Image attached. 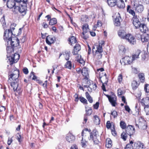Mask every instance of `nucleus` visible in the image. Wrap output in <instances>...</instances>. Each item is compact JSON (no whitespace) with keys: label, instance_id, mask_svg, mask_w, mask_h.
Returning <instances> with one entry per match:
<instances>
[{"label":"nucleus","instance_id":"f257e3e1","mask_svg":"<svg viewBox=\"0 0 149 149\" xmlns=\"http://www.w3.org/2000/svg\"><path fill=\"white\" fill-rule=\"evenodd\" d=\"M9 31L8 30L7 31V35L6 33L5 34V37H4V39L7 41L8 44L9 42L12 47H15L18 46L19 44V40L17 37L13 36L12 33L11 31Z\"/></svg>","mask_w":149,"mask_h":149},{"label":"nucleus","instance_id":"f03ea898","mask_svg":"<svg viewBox=\"0 0 149 149\" xmlns=\"http://www.w3.org/2000/svg\"><path fill=\"white\" fill-rule=\"evenodd\" d=\"M141 53L140 50H137L135 54L133 55L132 58L129 56L125 57L120 61L121 64L123 65L130 64L132 63L133 60L138 58L140 54Z\"/></svg>","mask_w":149,"mask_h":149},{"label":"nucleus","instance_id":"7ed1b4c3","mask_svg":"<svg viewBox=\"0 0 149 149\" xmlns=\"http://www.w3.org/2000/svg\"><path fill=\"white\" fill-rule=\"evenodd\" d=\"M81 73L84 77L83 79L82 85L84 87H88L90 86V81L89 80V75L88 69L84 67L81 70Z\"/></svg>","mask_w":149,"mask_h":149},{"label":"nucleus","instance_id":"20e7f679","mask_svg":"<svg viewBox=\"0 0 149 149\" xmlns=\"http://www.w3.org/2000/svg\"><path fill=\"white\" fill-rule=\"evenodd\" d=\"M20 57V55L17 53L13 54L12 56H10L8 58V60L10 63V65H12L14 63H16Z\"/></svg>","mask_w":149,"mask_h":149},{"label":"nucleus","instance_id":"39448f33","mask_svg":"<svg viewBox=\"0 0 149 149\" xmlns=\"http://www.w3.org/2000/svg\"><path fill=\"white\" fill-rule=\"evenodd\" d=\"M134 6L135 10L139 13H141L144 10L143 6L141 4H138L137 2L136 1H133Z\"/></svg>","mask_w":149,"mask_h":149},{"label":"nucleus","instance_id":"423d86ee","mask_svg":"<svg viewBox=\"0 0 149 149\" xmlns=\"http://www.w3.org/2000/svg\"><path fill=\"white\" fill-rule=\"evenodd\" d=\"M27 10V6L22 5V3L19 4V6H17L15 8V12L19 11L20 13H25Z\"/></svg>","mask_w":149,"mask_h":149},{"label":"nucleus","instance_id":"0eeeda50","mask_svg":"<svg viewBox=\"0 0 149 149\" xmlns=\"http://www.w3.org/2000/svg\"><path fill=\"white\" fill-rule=\"evenodd\" d=\"M137 123H136V126L139 128L145 129L147 128V126L146 125V122L142 119L139 118L138 120Z\"/></svg>","mask_w":149,"mask_h":149},{"label":"nucleus","instance_id":"6e6552de","mask_svg":"<svg viewBox=\"0 0 149 149\" xmlns=\"http://www.w3.org/2000/svg\"><path fill=\"white\" fill-rule=\"evenodd\" d=\"M97 131H96L95 130H93L92 132L90 133V137H88V139L89 140L92 139L95 143L97 144L98 142V140L97 139Z\"/></svg>","mask_w":149,"mask_h":149},{"label":"nucleus","instance_id":"1a4fd4ad","mask_svg":"<svg viewBox=\"0 0 149 149\" xmlns=\"http://www.w3.org/2000/svg\"><path fill=\"white\" fill-rule=\"evenodd\" d=\"M17 72L16 74H11L9 76L8 79V83L12 82V80L16 81L19 77V71L18 70L15 71Z\"/></svg>","mask_w":149,"mask_h":149},{"label":"nucleus","instance_id":"9d476101","mask_svg":"<svg viewBox=\"0 0 149 149\" xmlns=\"http://www.w3.org/2000/svg\"><path fill=\"white\" fill-rule=\"evenodd\" d=\"M125 39L127 40L131 44L134 45L136 43L135 38L130 34H127Z\"/></svg>","mask_w":149,"mask_h":149},{"label":"nucleus","instance_id":"9b49d317","mask_svg":"<svg viewBox=\"0 0 149 149\" xmlns=\"http://www.w3.org/2000/svg\"><path fill=\"white\" fill-rule=\"evenodd\" d=\"M135 129L132 125L128 126L126 128L125 132L127 134L131 136L135 132Z\"/></svg>","mask_w":149,"mask_h":149},{"label":"nucleus","instance_id":"f8f14e48","mask_svg":"<svg viewBox=\"0 0 149 149\" xmlns=\"http://www.w3.org/2000/svg\"><path fill=\"white\" fill-rule=\"evenodd\" d=\"M104 45V41L101 40L99 42V44L96 46L97 50H95V52L102 53L103 52L102 46Z\"/></svg>","mask_w":149,"mask_h":149},{"label":"nucleus","instance_id":"ddd939ff","mask_svg":"<svg viewBox=\"0 0 149 149\" xmlns=\"http://www.w3.org/2000/svg\"><path fill=\"white\" fill-rule=\"evenodd\" d=\"M133 24L136 29L138 28L141 24L136 16H134L132 18Z\"/></svg>","mask_w":149,"mask_h":149},{"label":"nucleus","instance_id":"4468645a","mask_svg":"<svg viewBox=\"0 0 149 149\" xmlns=\"http://www.w3.org/2000/svg\"><path fill=\"white\" fill-rule=\"evenodd\" d=\"M16 3L14 1L11 0H8L7 2V6L8 8H13V11L15 12V7H17Z\"/></svg>","mask_w":149,"mask_h":149},{"label":"nucleus","instance_id":"2eb2a0df","mask_svg":"<svg viewBox=\"0 0 149 149\" xmlns=\"http://www.w3.org/2000/svg\"><path fill=\"white\" fill-rule=\"evenodd\" d=\"M55 39V38L54 37L49 36L46 38V41L47 44L50 45L54 42Z\"/></svg>","mask_w":149,"mask_h":149},{"label":"nucleus","instance_id":"dca6fc26","mask_svg":"<svg viewBox=\"0 0 149 149\" xmlns=\"http://www.w3.org/2000/svg\"><path fill=\"white\" fill-rule=\"evenodd\" d=\"M66 140L69 142H72L75 140L74 136L71 133H68L66 137Z\"/></svg>","mask_w":149,"mask_h":149},{"label":"nucleus","instance_id":"f3484780","mask_svg":"<svg viewBox=\"0 0 149 149\" xmlns=\"http://www.w3.org/2000/svg\"><path fill=\"white\" fill-rule=\"evenodd\" d=\"M10 83L11 86L13 88L14 91H17L19 90V88H18V84L17 81H13L8 83Z\"/></svg>","mask_w":149,"mask_h":149},{"label":"nucleus","instance_id":"a211bd4d","mask_svg":"<svg viewBox=\"0 0 149 149\" xmlns=\"http://www.w3.org/2000/svg\"><path fill=\"white\" fill-rule=\"evenodd\" d=\"M141 103L143 106L144 107L148 106L149 105V97H146L143 99L141 101Z\"/></svg>","mask_w":149,"mask_h":149},{"label":"nucleus","instance_id":"6ab92c4d","mask_svg":"<svg viewBox=\"0 0 149 149\" xmlns=\"http://www.w3.org/2000/svg\"><path fill=\"white\" fill-rule=\"evenodd\" d=\"M127 34L126 32L123 30H119L118 32V35L119 37L121 38L125 39L126 37Z\"/></svg>","mask_w":149,"mask_h":149},{"label":"nucleus","instance_id":"aec40b11","mask_svg":"<svg viewBox=\"0 0 149 149\" xmlns=\"http://www.w3.org/2000/svg\"><path fill=\"white\" fill-rule=\"evenodd\" d=\"M107 97H108L109 102L111 103L112 105L113 106H116V98L114 96L111 97L110 96L107 95Z\"/></svg>","mask_w":149,"mask_h":149},{"label":"nucleus","instance_id":"412c9836","mask_svg":"<svg viewBox=\"0 0 149 149\" xmlns=\"http://www.w3.org/2000/svg\"><path fill=\"white\" fill-rule=\"evenodd\" d=\"M140 31L142 32L145 33L148 31V29L146 25L144 24H141L138 28Z\"/></svg>","mask_w":149,"mask_h":149},{"label":"nucleus","instance_id":"4be33fe9","mask_svg":"<svg viewBox=\"0 0 149 149\" xmlns=\"http://www.w3.org/2000/svg\"><path fill=\"white\" fill-rule=\"evenodd\" d=\"M144 145L143 143L140 141H137L134 143V147L136 149H142L143 148Z\"/></svg>","mask_w":149,"mask_h":149},{"label":"nucleus","instance_id":"5701e85b","mask_svg":"<svg viewBox=\"0 0 149 149\" xmlns=\"http://www.w3.org/2000/svg\"><path fill=\"white\" fill-rule=\"evenodd\" d=\"M91 130H88V129L87 128L85 129L81 133V135L82 136V137L83 138L84 136L85 137L88 136H89V134L90 135Z\"/></svg>","mask_w":149,"mask_h":149},{"label":"nucleus","instance_id":"b1692460","mask_svg":"<svg viewBox=\"0 0 149 149\" xmlns=\"http://www.w3.org/2000/svg\"><path fill=\"white\" fill-rule=\"evenodd\" d=\"M107 75L106 74V73H104V76H103L102 77L104 79H105V80L104 81V82H103L102 81V88L104 91H106V90L105 88V86L104 84H107L108 81V79L107 78Z\"/></svg>","mask_w":149,"mask_h":149},{"label":"nucleus","instance_id":"393cba45","mask_svg":"<svg viewBox=\"0 0 149 149\" xmlns=\"http://www.w3.org/2000/svg\"><path fill=\"white\" fill-rule=\"evenodd\" d=\"M121 20V18L119 15L116 17L115 19V25L116 26H120V22Z\"/></svg>","mask_w":149,"mask_h":149},{"label":"nucleus","instance_id":"a878e982","mask_svg":"<svg viewBox=\"0 0 149 149\" xmlns=\"http://www.w3.org/2000/svg\"><path fill=\"white\" fill-rule=\"evenodd\" d=\"M141 40L142 42H148L149 41V35L145 34L141 36Z\"/></svg>","mask_w":149,"mask_h":149},{"label":"nucleus","instance_id":"bb28decb","mask_svg":"<svg viewBox=\"0 0 149 149\" xmlns=\"http://www.w3.org/2000/svg\"><path fill=\"white\" fill-rule=\"evenodd\" d=\"M74 52H72L74 55L77 54V52L81 49V47L79 44H76L74 47Z\"/></svg>","mask_w":149,"mask_h":149},{"label":"nucleus","instance_id":"cd10ccee","mask_svg":"<svg viewBox=\"0 0 149 149\" xmlns=\"http://www.w3.org/2000/svg\"><path fill=\"white\" fill-rule=\"evenodd\" d=\"M15 25H16V24H12L11 25V26H10V29H8V30H6L4 32V37H5V33H6V34H7V35L8 34V32L7 31H8V30H9V31H11L12 33H13L12 30H14V29H15ZM13 35L14 36H15V35H13V33H12V36H13Z\"/></svg>","mask_w":149,"mask_h":149},{"label":"nucleus","instance_id":"c85d7f7f","mask_svg":"<svg viewBox=\"0 0 149 149\" xmlns=\"http://www.w3.org/2000/svg\"><path fill=\"white\" fill-rule=\"evenodd\" d=\"M107 3L108 5L111 7H113L117 4L116 0H108Z\"/></svg>","mask_w":149,"mask_h":149},{"label":"nucleus","instance_id":"c756f323","mask_svg":"<svg viewBox=\"0 0 149 149\" xmlns=\"http://www.w3.org/2000/svg\"><path fill=\"white\" fill-rule=\"evenodd\" d=\"M88 27V25L87 24H84L83 25L82 27L83 31L82 32L83 33H87L89 31V29Z\"/></svg>","mask_w":149,"mask_h":149},{"label":"nucleus","instance_id":"7c9ffc66","mask_svg":"<svg viewBox=\"0 0 149 149\" xmlns=\"http://www.w3.org/2000/svg\"><path fill=\"white\" fill-rule=\"evenodd\" d=\"M85 109L86 113L85 115H86V116L90 115L92 112L91 108L88 107H86Z\"/></svg>","mask_w":149,"mask_h":149},{"label":"nucleus","instance_id":"2f4dec72","mask_svg":"<svg viewBox=\"0 0 149 149\" xmlns=\"http://www.w3.org/2000/svg\"><path fill=\"white\" fill-rule=\"evenodd\" d=\"M117 6L120 8H123L125 7V4L123 0H120L118 2Z\"/></svg>","mask_w":149,"mask_h":149},{"label":"nucleus","instance_id":"473e14b6","mask_svg":"<svg viewBox=\"0 0 149 149\" xmlns=\"http://www.w3.org/2000/svg\"><path fill=\"white\" fill-rule=\"evenodd\" d=\"M112 141L109 138H107L106 142V146L107 148L111 147V145Z\"/></svg>","mask_w":149,"mask_h":149},{"label":"nucleus","instance_id":"72a5a7b5","mask_svg":"<svg viewBox=\"0 0 149 149\" xmlns=\"http://www.w3.org/2000/svg\"><path fill=\"white\" fill-rule=\"evenodd\" d=\"M85 95L87 99L89 102L90 103H92L93 101L92 98L89 95L88 92H86L85 93Z\"/></svg>","mask_w":149,"mask_h":149},{"label":"nucleus","instance_id":"f704fd0d","mask_svg":"<svg viewBox=\"0 0 149 149\" xmlns=\"http://www.w3.org/2000/svg\"><path fill=\"white\" fill-rule=\"evenodd\" d=\"M139 84L136 81H133L132 84V86L133 89H136L139 85Z\"/></svg>","mask_w":149,"mask_h":149},{"label":"nucleus","instance_id":"c9c22d12","mask_svg":"<svg viewBox=\"0 0 149 149\" xmlns=\"http://www.w3.org/2000/svg\"><path fill=\"white\" fill-rule=\"evenodd\" d=\"M69 41L70 43V45H72L73 44L77 42L75 37L72 36L69 38Z\"/></svg>","mask_w":149,"mask_h":149},{"label":"nucleus","instance_id":"e433bc0d","mask_svg":"<svg viewBox=\"0 0 149 149\" xmlns=\"http://www.w3.org/2000/svg\"><path fill=\"white\" fill-rule=\"evenodd\" d=\"M57 20L55 18H53L50 19L49 24L51 25H53L57 23Z\"/></svg>","mask_w":149,"mask_h":149},{"label":"nucleus","instance_id":"4c0bfd02","mask_svg":"<svg viewBox=\"0 0 149 149\" xmlns=\"http://www.w3.org/2000/svg\"><path fill=\"white\" fill-rule=\"evenodd\" d=\"M94 122L96 125H98L100 124V120L99 118L97 116H94Z\"/></svg>","mask_w":149,"mask_h":149},{"label":"nucleus","instance_id":"58836bf2","mask_svg":"<svg viewBox=\"0 0 149 149\" xmlns=\"http://www.w3.org/2000/svg\"><path fill=\"white\" fill-rule=\"evenodd\" d=\"M70 54V52H65L63 54V55L65 60H68L69 59Z\"/></svg>","mask_w":149,"mask_h":149},{"label":"nucleus","instance_id":"ea45409f","mask_svg":"<svg viewBox=\"0 0 149 149\" xmlns=\"http://www.w3.org/2000/svg\"><path fill=\"white\" fill-rule=\"evenodd\" d=\"M65 67L66 68H68L70 69H71L72 67L71 62L70 61H67L65 65Z\"/></svg>","mask_w":149,"mask_h":149},{"label":"nucleus","instance_id":"a19ab883","mask_svg":"<svg viewBox=\"0 0 149 149\" xmlns=\"http://www.w3.org/2000/svg\"><path fill=\"white\" fill-rule=\"evenodd\" d=\"M92 82V81H90V83H89L90 84V86L87 88L89 87L90 88H91V89H92L93 90H95L97 87V85L95 84H93V83H92V84H91Z\"/></svg>","mask_w":149,"mask_h":149},{"label":"nucleus","instance_id":"79ce46f5","mask_svg":"<svg viewBox=\"0 0 149 149\" xmlns=\"http://www.w3.org/2000/svg\"><path fill=\"white\" fill-rule=\"evenodd\" d=\"M139 77L141 82H143L144 81V75L143 73L139 74Z\"/></svg>","mask_w":149,"mask_h":149},{"label":"nucleus","instance_id":"37998d69","mask_svg":"<svg viewBox=\"0 0 149 149\" xmlns=\"http://www.w3.org/2000/svg\"><path fill=\"white\" fill-rule=\"evenodd\" d=\"M127 134L126 132H123L121 135V138L124 140L126 141L127 137Z\"/></svg>","mask_w":149,"mask_h":149},{"label":"nucleus","instance_id":"c03bdc74","mask_svg":"<svg viewBox=\"0 0 149 149\" xmlns=\"http://www.w3.org/2000/svg\"><path fill=\"white\" fill-rule=\"evenodd\" d=\"M120 126L122 129H124L126 128V125L124 121L121 120L120 122Z\"/></svg>","mask_w":149,"mask_h":149},{"label":"nucleus","instance_id":"a18cd8bd","mask_svg":"<svg viewBox=\"0 0 149 149\" xmlns=\"http://www.w3.org/2000/svg\"><path fill=\"white\" fill-rule=\"evenodd\" d=\"M119 48V52L125 53V52L126 49L124 46L122 45H120Z\"/></svg>","mask_w":149,"mask_h":149},{"label":"nucleus","instance_id":"49530a36","mask_svg":"<svg viewBox=\"0 0 149 149\" xmlns=\"http://www.w3.org/2000/svg\"><path fill=\"white\" fill-rule=\"evenodd\" d=\"M102 53L96 52V54L95 56V58L99 59L101 58L102 54Z\"/></svg>","mask_w":149,"mask_h":149},{"label":"nucleus","instance_id":"de8ad7c7","mask_svg":"<svg viewBox=\"0 0 149 149\" xmlns=\"http://www.w3.org/2000/svg\"><path fill=\"white\" fill-rule=\"evenodd\" d=\"M79 99L80 101L84 104H87V100L83 97H80Z\"/></svg>","mask_w":149,"mask_h":149},{"label":"nucleus","instance_id":"09e8293b","mask_svg":"<svg viewBox=\"0 0 149 149\" xmlns=\"http://www.w3.org/2000/svg\"><path fill=\"white\" fill-rule=\"evenodd\" d=\"M78 57H79V58L77 60V62L82 65L84 64V61L83 59L81 58V56H78Z\"/></svg>","mask_w":149,"mask_h":149},{"label":"nucleus","instance_id":"8fccbe9b","mask_svg":"<svg viewBox=\"0 0 149 149\" xmlns=\"http://www.w3.org/2000/svg\"><path fill=\"white\" fill-rule=\"evenodd\" d=\"M111 114L113 116L114 118H116L117 117L118 115L117 112H116V111L115 110H114L112 111H111Z\"/></svg>","mask_w":149,"mask_h":149},{"label":"nucleus","instance_id":"3c124183","mask_svg":"<svg viewBox=\"0 0 149 149\" xmlns=\"http://www.w3.org/2000/svg\"><path fill=\"white\" fill-rule=\"evenodd\" d=\"M87 33H82V35H81V37L84 39L86 40L88 37V34H86Z\"/></svg>","mask_w":149,"mask_h":149},{"label":"nucleus","instance_id":"603ef678","mask_svg":"<svg viewBox=\"0 0 149 149\" xmlns=\"http://www.w3.org/2000/svg\"><path fill=\"white\" fill-rule=\"evenodd\" d=\"M144 109L145 112L146 113V115H149V105L144 107Z\"/></svg>","mask_w":149,"mask_h":149},{"label":"nucleus","instance_id":"864d4df0","mask_svg":"<svg viewBox=\"0 0 149 149\" xmlns=\"http://www.w3.org/2000/svg\"><path fill=\"white\" fill-rule=\"evenodd\" d=\"M125 149H133V148L131 144H128L127 145Z\"/></svg>","mask_w":149,"mask_h":149},{"label":"nucleus","instance_id":"5fc2aeb1","mask_svg":"<svg viewBox=\"0 0 149 149\" xmlns=\"http://www.w3.org/2000/svg\"><path fill=\"white\" fill-rule=\"evenodd\" d=\"M144 90L147 93L149 92V84H146L144 87Z\"/></svg>","mask_w":149,"mask_h":149},{"label":"nucleus","instance_id":"6e6d98bb","mask_svg":"<svg viewBox=\"0 0 149 149\" xmlns=\"http://www.w3.org/2000/svg\"><path fill=\"white\" fill-rule=\"evenodd\" d=\"M34 73L33 72H31L30 73V77H31L32 76H33V77L32 78V79L35 80L37 78L35 76L34 74Z\"/></svg>","mask_w":149,"mask_h":149},{"label":"nucleus","instance_id":"4d7b16f0","mask_svg":"<svg viewBox=\"0 0 149 149\" xmlns=\"http://www.w3.org/2000/svg\"><path fill=\"white\" fill-rule=\"evenodd\" d=\"M0 21L2 24H3V26L4 24H6V22L5 21L4 16V15H3V17L1 18Z\"/></svg>","mask_w":149,"mask_h":149},{"label":"nucleus","instance_id":"13d9d810","mask_svg":"<svg viewBox=\"0 0 149 149\" xmlns=\"http://www.w3.org/2000/svg\"><path fill=\"white\" fill-rule=\"evenodd\" d=\"M7 50V52L8 53H9L10 52L12 53L11 51L13 50V49L12 47H8L6 49Z\"/></svg>","mask_w":149,"mask_h":149},{"label":"nucleus","instance_id":"bf43d9fd","mask_svg":"<svg viewBox=\"0 0 149 149\" xmlns=\"http://www.w3.org/2000/svg\"><path fill=\"white\" fill-rule=\"evenodd\" d=\"M123 78L122 75L120 74L118 77V80L119 82H120L122 81Z\"/></svg>","mask_w":149,"mask_h":149},{"label":"nucleus","instance_id":"052dcab7","mask_svg":"<svg viewBox=\"0 0 149 149\" xmlns=\"http://www.w3.org/2000/svg\"><path fill=\"white\" fill-rule=\"evenodd\" d=\"M81 144L83 147H85L86 146V143L84 142L83 137L82 138V139L81 140Z\"/></svg>","mask_w":149,"mask_h":149},{"label":"nucleus","instance_id":"680f3d73","mask_svg":"<svg viewBox=\"0 0 149 149\" xmlns=\"http://www.w3.org/2000/svg\"><path fill=\"white\" fill-rule=\"evenodd\" d=\"M111 124L110 121H108L106 123V127L108 129H109L111 127Z\"/></svg>","mask_w":149,"mask_h":149},{"label":"nucleus","instance_id":"e2e57ef3","mask_svg":"<svg viewBox=\"0 0 149 149\" xmlns=\"http://www.w3.org/2000/svg\"><path fill=\"white\" fill-rule=\"evenodd\" d=\"M99 106V103L98 102H97L93 105L94 108L95 109H97L98 108Z\"/></svg>","mask_w":149,"mask_h":149},{"label":"nucleus","instance_id":"0e129e2a","mask_svg":"<svg viewBox=\"0 0 149 149\" xmlns=\"http://www.w3.org/2000/svg\"><path fill=\"white\" fill-rule=\"evenodd\" d=\"M16 139L18 140V141L20 142L21 141V136L19 134H17L16 136Z\"/></svg>","mask_w":149,"mask_h":149},{"label":"nucleus","instance_id":"69168bd1","mask_svg":"<svg viewBox=\"0 0 149 149\" xmlns=\"http://www.w3.org/2000/svg\"><path fill=\"white\" fill-rule=\"evenodd\" d=\"M128 12L130 14H131L133 16H135V13L133 10L132 9H130V10H129V11Z\"/></svg>","mask_w":149,"mask_h":149},{"label":"nucleus","instance_id":"338daca9","mask_svg":"<svg viewBox=\"0 0 149 149\" xmlns=\"http://www.w3.org/2000/svg\"><path fill=\"white\" fill-rule=\"evenodd\" d=\"M141 53V54L142 58L143 60H145L146 58L145 52H143Z\"/></svg>","mask_w":149,"mask_h":149},{"label":"nucleus","instance_id":"774afa93","mask_svg":"<svg viewBox=\"0 0 149 149\" xmlns=\"http://www.w3.org/2000/svg\"><path fill=\"white\" fill-rule=\"evenodd\" d=\"M23 72L25 74H27L29 72L28 69L26 68H25L23 69Z\"/></svg>","mask_w":149,"mask_h":149}]
</instances>
